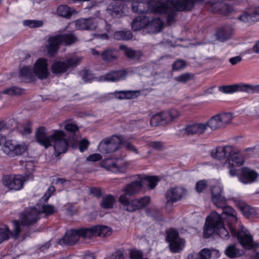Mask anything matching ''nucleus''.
Returning a JSON list of instances; mask_svg holds the SVG:
<instances>
[{"mask_svg": "<svg viewBox=\"0 0 259 259\" xmlns=\"http://www.w3.org/2000/svg\"><path fill=\"white\" fill-rule=\"evenodd\" d=\"M238 206L242 211L243 215L246 218H249L250 216L254 215L256 213L255 210L253 208L244 203L240 202L239 204H238Z\"/></svg>", "mask_w": 259, "mask_h": 259, "instance_id": "34", "label": "nucleus"}, {"mask_svg": "<svg viewBox=\"0 0 259 259\" xmlns=\"http://www.w3.org/2000/svg\"><path fill=\"white\" fill-rule=\"evenodd\" d=\"M133 181L125 186L122 189L124 193L120 196L118 199L119 202L121 204L120 200L122 196L130 199L129 196H133L139 193L145 185H147L150 189H154L159 181V179L156 176L143 177L141 175H137L134 177Z\"/></svg>", "mask_w": 259, "mask_h": 259, "instance_id": "3", "label": "nucleus"}, {"mask_svg": "<svg viewBox=\"0 0 259 259\" xmlns=\"http://www.w3.org/2000/svg\"><path fill=\"white\" fill-rule=\"evenodd\" d=\"M31 178H32L31 175L28 177L21 175L5 176L3 178V184L10 190H18L23 187L24 182Z\"/></svg>", "mask_w": 259, "mask_h": 259, "instance_id": "13", "label": "nucleus"}, {"mask_svg": "<svg viewBox=\"0 0 259 259\" xmlns=\"http://www.w3.org/2000/svg\"><path fill=\"white\" fill-rule=\"evenodd\" d=\"M225 254L229 258H235L241 256L244 254V251L237 247L236 244H233L228 245L225 250Z\"/></svg>", "mask_w": 259, "mask_h": 259, "instance_id": "31", "label": "nucleus"}, {"mask_svg": "<svg viewBox=\"0 0 259 259\" xmlns=\"http://www.w3.org/2000/svg\"><path fill=\"white\" fill-rule=\"evenodd\" d=\"M185 130L188 135H201L206 131V127L203 123H197L187 125Z\"/></svg>", "mask_w": 259, "mask_h": 259, "instance_id": "26", "label": "nucleus"}, {"mask_svg": "<svg viewBox=\"0 0 259 259\" xmlns=\"http://www.w3.org/2000/svg\"><path fill=\"white\" fill-rule=\"evenodd\" d=\"M196 0H171L162 4L164 11L168 13L167 22L169 25L174 23L176 11H190L194 6Z\"/></svg>", "mask_w": 259, "mask_h": 259, "instance_id": "4", "label": "nucleus"}, {"mask_svg": "<svg viewBox=\"0 0 259 259\" xmlns=\"http://www.w3.org/2000/svg\"><path fill=\"white\" fill-rule=\"evenodd\" d=\"M80 237L88 238L86 236V229H73L66 231L64 236L59 240L58 243L61 245H73L79 240Z\"/></svg>", "mask_w": 259, "mask_h": 259, "instance_id": "11", "label": "nucleus"}, {"mask_svg": "<svg viewBox=\"0 0 259 259\" xmlns=\"http://www.w3.org/2000/svg\"><path fill=\"white\" fill-rule=\"evenodd\" d=\"M32 69L28 66H24L20 68V74L21 76L29 77L32 74Z\"/></svg>", "mask_w": 259, "mask_h": 259, "instance_id": "55", "label": "nucleus"}, {"mask_svg": "<svg viewBox=\"0 0 259 259\" xmlns=\"http://www.w3.org/2000/svg\"><path fill=\"white\" fill-rule=\"evenodd\" d=\"M153 10V5L152 4V3L146 2L145 1L140 2L138 13H147Z\"/></svg>", "mask_w": 259, "mask_h": 259, "instance_id": "39", "label": "nucleus"}, {"mask_svg": "<svg viewBox=\"0 0 259 259\" xmlns=\"http://www.w3.org/2000/svg\"><path fill=\"white\" fill-rule=\"evenodd\" d=\"M150 147L160 151L163 149V143L161 141H153L149 144Z\"/></svg>", "mask_w": 259, "mask_h": 259, "instance_id": "58", "label": "nucleus"}, {"mask_svg": "<svg viewBox=\"0 0 259 259\" xmlns=\"http://www.w3.org/2000/svg\"><path fill=\"white\" fill-rule=\"evenodd\" d=\"M133 34L132 32L128 31H116L114 34V37L117 40H128L132 38Z\"/></svg>", "mask_w": 259, "mask_h": 259, "instance_id": "37", "label": "nucleus"}, {"mask_svg": "<svg viewBox=\"0 0 259 259\" xmlns=\"http://www.w3.org/2000/svg\"><path fill=\"white\" fill-rule=\"evenodd\" d=\"M252 17L253 18L254 22L256 21L259 17V6L254 7L253 9L248 11Z\"/></svg>", "mask_w": 259, "mask_h": 259, "instance_id": "59", "label": "nucleus"}, {"mask_svg": "<svg viewBox=\"0 0 259 259\" xmlns=\"http://www.w3.org/2000/svg\"><path fill=\"white\" fill-rule=\"evenodd\" d=\"M234 153L229 156V158L226 159L225 161L221 163L222 167L225 169L229 170V174L232 177L237 175V170L235 168V165H241L244 162V160L241 155L238 154V150L233 147Z\"/></svg>", "mask_w": 259, "mask_h": 259, "instance_id": "10", "label": "nucleus"}, {"mask_svg": "<svg viewBox=\"0 0 259 259\" xmlns=\"http://www.w3.org/2000/svg\"><path fill=\"white\" fill-rule=\"evenodd\" d=\"M114 202V197L111 195H109L103 198L101 202V206L104 208H110L113 206Z\"/></svg>", "mask_w": 259, "mask_h": 259, "instance_id": "41", "label": "nucleus"}, {"mask_svg": "<svg viewBox=\"0 0 259 259\" xmlns=\"http://www.w3.org/2000/svg\"><path fill=\"white\" fill-rule=\"evenodd\" d=\"M193 77V75L192 74L185 73L175 77V80L180 82L186 83L188 81L191 80Z\"/></svg>", "mask_w": 259, "mask_h": 259, "instance_id": "49", "label": "nucleus"}, {"mask_svg": "<svg viewBox=\"0 0 259 259\" xmlns=\"http://www.w3.org/2000/svg\"><path fill=\"white\" fill-rule=\"evenodd\" d=\"M127 72L125 70L112 71L106 74L104 80L111 81H117L124 79L127 75Z\"/></svg>", "mask_w": 259, "mask_h": 259, "instance_id": "29", "label": "nucleus"}, {"mask_svg": "<svg viewBox=\"0 0 259 259\" xmlns=\"http://www.w3.org/2000/svg\"><path fill=\"white\" fill-rule=\"evenodd\" d=\"M249 11L245 12L238 17V20L242 22L250 25L254 22Z\"/></svg>", "mask_w": 259, "mask_h": 259, "instance_id": "45", "label": "nucleus"}, {"mask_svg": "<svg viewBox=\"0 0 259 259\" xmlns=\"http://www.w3.org/2000/svg\"><path fill=\"white\" fill-rule=\"evenodd\" d=\"M210 257V250L208 249H203L198 253L189 255L187 259H209Z\"/></svg>", "mask_w": 259, "mask_h": 259, "instance_id": "35", "label": "nucleus"}, {"mask_svg": "<svg viewBox=\"0 0 259 259\" xmlns=\"http://www.w3.org/2000/svg\"><path fill=\"white\" fill-rule=\"evenodd\" d=\"M211 5L210 10L214 13H220L227 15L231 12V7L226 4L222 3H210Z\"/></svg>", "mask_w": 259, "mask_h": 259, "instance_id": "28", "label": "nucleus"}, {"mask_svg": "<svg viewBox=\"0 0 259 259\" xmlns=\"http://www.w3.org/2000/svg\"><path fill=\"white\" fill-rule=\"evenodd\" d=\"M57 13L60 16L70 18L72 16V13L70 9L66 5L60 6L57 9Z\"/></svg>", "mask_w": 259, "mask_h": 259, "instance_id": "42", "label": "nucleus"}, {"mask_svg": "<svg viewBox=\"0 0 259 259\" xmlns=\"http://www.w3.org/2000/svg\"><path fill=\"white\" fill-rule=\"evenodd\" d=\"M185 190L184 188L176 187L171 188L167 190L165 194L166 199V204H172L181 200L185 194Z\"/></svg>", "mask_w": 259, "mask_h": 259, "instance_id": "19", "label": "nucleus"}, {"mask_svg": "<svg viewBox=\"0 0 259 259\" xmlns=\"http://www.w3.org/2000/svg\"><path fill=\"white\" fill-rule=\"evenodd\" d=\"M180 116L179 111L176 109L160 112L152 117L150 120V124L151 126H156L168 123L177 119Z\"/></svg>", "mask_w": 259, "mask_h": 259, "instance_id": "9", "label": "nucleus"}, {"mask_svg": "<svg viewBox=\"0 0 259 259\" xmlns=\"http://www.w3.org/2000/svg\"><path fill=\"white\" fill-rule=\"evenodd\" d=\"M149 22V18L145 15H141L136 18L132 23V27L134 31L139 30L147 25Z\"/></svg>", "mask_w": 259, "mask_h": 259, "instance_id": "30", "label": "nucleus"}, {"mask_svg": "<svg viewBox=\"0 0 259 259\" xmlns=\"http://www.w3.org/2000/svg\"><path fill=\"white\" fill-rule=\"evenodd\" d=\"M77 40V36L73 31L50 36L48 38V44L47 45L48 54L51 56H54L57 53L60 44L69 45L75 42Z\"/></svg>", "mask_w": 259, "mask_h": 259, "instance_id": "5", "label": "nucleus"}, {"mask_svg": "<svg viewBox=\"0 0 259 259\" xmlns=\"http://www.w3.org/2000/svg\"><path fill=\"white\" fill-rule=\"evenodd\" d=\"M233 116L231 113L224 112L213 116L204 124L206 125V129L208 127L214 131L225 127L231 122Z\"/></svg>", "mask_w": 259, "mask_h": 259, "instance_id": "8", "label": "nucleus"}, {"mask_svg": "<svg viewBox=\"0 0 259 259\" xmlns=\"http://www.w3.org/2000/svg\"><path fill=\"white\" fill-rule=\"evenodd\" d=\"M40 213H44L46 215H52L57 212V209L50 204H44L41 206Z\"/></svg>", "mask_w": 259, "mask_h": 259, "instance_id": "47", "label": "nucleus"}, {"mask_svg": "<svg viewBox=\"0 0 259 259\" xmlns=\"http://www.w3.org/2000/svg\"><path fill=\"white\" fill-rule=\"evenodd\" d=\"M212 201L219 208H222L227 204L226 198L222 195V189L219 186H214L211 189Z\"/></svg>", "mask_w": 259, "mask_h": 259, "instance_id": "23", "label": "nucleus"}, {"mask_svg": "<svg viewBox=\"0 0 259 259\" xmlns=\"http://www.w3.org/2000/svg\"><path fill=\"white\" fill-rule=\"evenodd\" d=\"M207 186V183L205 180H200L197 182L195 189L197 192H202Z\"/></svg>", "mask_w": 259, "mask_h": 259, "instance_id": "53", "label": "nucleus"}, {"mask_svg": "<svg viewBox=\"0 0 259 259\" xmlns=\"http://www.w3.org/2000/svg\"><path fill=\"white\" fill-rule=\"evenodd\" d=\"M162 27V22L159 18H156L150 21L147 25V29L149 33H157L160 31Z\"/></svg>", "mask_w": 259, "mask_h": 259, "instance_id": "32", "label": "nucleus"}, {"mask_svg": "<svg viewBox=\"0 0 259 259\" xmlns=\"http://www.w3.org/2000/svg\"><path fill=\"white\" fill-rule=\"evenodd\" d=\"M185 241L183 239H179L169 243V247L170 251L173 253L180 252L184 247Z\"/></svg>", "mask_w": 259, "mask_h": 259, "instance_id": "36", "label": "nucleus"}, {"mask_svg": "<svg viewBox=\"0 0 259 259\" xmlns=\"http://www.w3.org/2000/svg\"><path fill=\"white\" fill-rule=\"evenodd\" d=\"M55 188L54 186H51L49 187L47 192L45 194L44 196L42 197L44 200L47 201L51 195L55 192Z\"/></svg>", "mask_w": 259, "mask_h": 259, "instance_id": "60", "label": "nucleus"}, {"mask_svg": "<svg viewBox=\"0 0 259 259\" xmlns=\"http://www.w3.org/2000/svg\"><path fill=\"white\" fill-rule=\"evenodd\" d=\"M6 123L7 126L8 130L13 131L15 128H17L18 130H20L18 123L15 120V119H10L8 120L7 121H6Z\"/></svg>", "mask_w": 259, "mask_h": 259, "instance_id": "56", "label": "nucleus"}, {"mask_svg": "<svg viewBox=\"0 0 259 259\" xmlns=\"http://www.w3.org/2000/svg\"><path fill=\"white\" fill-rule=\"evenodd\" d=\"M233 30L230 26H226L220 28L216 33V37L221 41H224L230 39L232 35Z\"/></svg>", "mask_w": 259, "mask_h": 259, "instance_id": "27", "label": "nucleus"}, {"mask_svg": "<svg viewBox=\"0 0 259 259\" xmlns=\"http://www.w3.org/2000/svg\"><path fill=\"white\" fill-rule=\"evenodd\" d=\"M102 166L113 172H124L127 166V163L123 158L108 159L102 162Z\"/></svg>", "mask_w": 259, "mask_h": 259, "instance_id": "15", "label": "nucleus"}, {"mask_svg": "<svg viewBox=\"0 0 259 259\" xmlns=\"http://www.w3.org/2000/svg\"><path fill=\"white\" fill-rule=\"evenodd\" d=\"M222 208L223 211L221 215L213 211L206 218L203 231L204 237L208 238L215 233L221 238L228 239L229 237V232L225 227L223 221L224 219H226L231 221L228 223L231 235L237 238L238 241L243 248L247 249L252 248L253 238L248 231L242 226H240V229L238 231L234 227V224L237 220L236 211L227 204Z\"/></svg>", "mask_w": 259, "mask_h": 259, "instance_id": "1", "label": "nucleus"}, {"mask_svg": "<svg viewBox=\"0 0 259 259\" xmlns=\"http://www.w3.org/2000/svg\"><path fill=\"white\" fill-rule=\"evenodd\" d=\"M111 229L105 226L97 225L86 229V236L88 239L93 236L105 237L111 235Z\"/></svg>", "mask_w": 259, "mask_h": 259, "instance_id": "18", "label": "nucleus"}, {"mask_svg": "<svg viewBox=\"0 0 259 259\" xmlns=\"http://www.w3.org/2000/svg\"><path fill=\"white\" fill-rule=\"evenodd\" d=\"M130 257L131 259H142L143 258V253L139 250L133 249L130 251Z\"/></svg>", "mask_w": 259, "mask_h": 259, "instance_id": "57", "label": "nucleus"}, {"mask_svg": "<svg viewBox=\"0 0 259 259\" xmlns=\"http://www.w3.org/2000/svg\"><path fill=\"white\" fill-rule=\"evenodd\" d=\"M234 153L233 147L227 145L226 146H219L213 149L211 152V156L214 158L221 160L223 158H229V156Z\"/></svg>", "mask_w": 259, "mask_h": 259, "instance_id": "21", "label": "nucleus"}, {"mask_svg": "<svg viewBox=\"0 0 259 259\" xmlns=\"http://www.w3.org/2000/svg\"><path fill=\"white\" fill-rule=\"evenodd\" d=\"M65 129L67 131L72 132H75L78 130L77 125L73 123H68L65 125Z\"/></svg>", "mask_w": 259, "mask_h": 259, "instance_id": "62", "label": "nucleus"}, {"mask_svg": "<svg viewBox=\"0 0 259 259\" xmlns=\"http://www.w3.org/2000/svg\"><path fill=\"white\" fill-rule=\"evenodd\" d=\"M102 159V156L100 154L95 153L91 155H90L87 157V160L90 161H97Z\"/></svg>", "mask_w": 259, "mask_h": 259, "instance_id": "61", "label": "nucleus"}, {"mask_svg": "<svg viewBox=\"0 0 259 259\" xmlns=\"http://www.w3.org/2000/svg\"><path fill=\"white\" fill-rule=\"evenodd\" d=\"M65 137L64 132L60 130H55L52 134L48 135L44 127H39L35 132L37 142L46 148L53 145L56 156L65 153L68 149V142Z\"/></svg>", "mask_w": 259, "mask_h": 259, "instance_id": "2", "label": "nucleus"}, {"mask_svg": "<svg viewBox=\"0 0 259 259\" xmlns=\"http://www.w3.org/2000/svg\"><path fill=\"white\" fill-rule=\"evenodd\" d=\"M97 19L92 17L81 18L76 20L75 25L78 29L95 30L98 25Z\"/></svg>", "mask_w": 259, "mask_h": 259, "instance_id": "22", "label": "nucleus"}, {"mask_svg": "<svg viewBox=\"0 0 259 259\" xmlns=\"http://www.w3.org/2000/svg\"><path fill=\"white\" fill-rule=\"evenodd\" d=\"M89 145V142L87 140H82L79 143V150L81 152H83L88 148Z\"/></svg>", "mask_w": 259, "mask_h": 259, "instance_id": "63", "label": "nucleus"}, {"mask_svg": "<svg viewBox=\"0 0 259 259\" xmlns=\"http://www.w3.org/2000/svg\"><path fill=\"white\" fill-rule=\"evenodd\" d=\"M80 62V58L74 56L67 60L66 62L56 61L52 66V72L54 73H62L66 71L70 67H74Z\"/></svg>", "mask_w": 259, "mask_h": 259, "instance_id": "14", "label": "nucleus"}, {"mask_svg": "<svg viewBox=\"0 0 259 259\" xmlns=\"http://www.w3.org/2000/svg\"><path fill=\"white\" fill-rule=\"evenodd\" d=\"M43 24V22L40 20H27L23 21V24L30 28L39 27L42 26Z\"/></svg>", "mask_w": 259, "mask_h": 259, "instance_id": "48", "label": "nucleus"}, {"mask_svg": "<svg viewBox=\"0 0 259 259\" xmlns=\"http://www.w3.org/2000/svg\"><path fill=\"white\" fill-rule=\"evenodd\" d=\"M126 253L124 249H119L114 252L111 256V259H124Z\"/></svg>", "mask_w": 259, "mask_h": 259, "instance_id": "54", "label": "nucleus"}, {"mask_svg": "<svg viewBox=\"0 0 259 259\" xmlns=\"http://www.w3.org/2000/svg\"><path fill=\"white\" fill-rule=\"evenodd\" d=\"M240 85L238 84L221 86L219 88V90L220 91L226 94H230L236 91H240Z\"/></svg>", "mask_w": 259, "mask_h": 259, "instance_id": "43", "label": "nucleus"}, {"mask_svg": "<svg viewBox=\"0 0 259 259\" xmlns=\"http://www.w3.org/2000/svg\"><path fill=\"white\" fill-rule=\"evenodd\" d=\"M108 13L113 17L118 16L120 13V8L119 7V3L113 1L112 4L109 5L107 8Z\"/></svg>", "mask_w": 259, "mask_h": 259, "instance_id": "38", "label": "nucleus"}, {"mask_svg": "<svg viewBox=\"0 0 259 259\" xmlns=\"http://www.w3.org/2000/svg\"><path fill=\"white\" fill-rule=\"evenodd\" d=\"M240 91L242 92H246L249 94L259 93V84L256 85H252L247 84L240 85Z\"/></svg>", "mask_w": 259, "mask_h": 259, "instance_id": "44", "label": "nucleus"}, {"mask_svg": "<svg viewBox=\"0 0 259 259\" xmlns=\"http://www.w3.org/2000/svg\"><path fill=\"white\" fill-rule=\"evenodd\" d=\"M101 55L103 61L111 62L117 59L118 53L116 49H107L104 50Z\"/></svg>", "mask_w": 259, "mask_h": 259, "instance_id": "33", "label": "nucleus"}, {"mask_svg": "<svg viewBox=\"0 0 259 259\" xmlns=\"http://www.w3.org/2000/svg\"><path fill=\"white\" fill-rule=\"evenodd\" d=\"M167 240L169 243L181 239L179 238V234L175 230H170L167 235Z\"/></svg>", "mask_w": 259, "mask_h": 259, "instance_id": "50", "label": "nucleus"}, {"mask_svg": "<svg viewBox=\"0 0 259 259\" xmlns=\"http://www.w3.org/2000/svg\"><path fill=\"white\" fill-rule=\"evenodd\" d=\"M119 49L123 51L124 55L130 60H138L143 56L141 51L133 50L125 45H121Z\"/></svg>", "mask_w": 259, "mask_h": 259, "instance_id": "25", "label": "nucleus"}, {"mask_svg": "<svg viewBox=\"0 0 259 259\" xmlns=\"http://www.w3.org/2000/svg\"><path fill=\"white\" fill-rule=\"evenodd\" d=\"M145 212L148 216L152 217L156 220H161V213L160 211L154 207L147 208L145 210Z\"/></svg>", "mask_w": 259, "mask_h": 259, "instance_id": "40", "label": "nucleus"}, {"mask_svg": "<svg viewBox=\"0 0 259 259\" xmlns=\"http://www.w3.org/2000/svg\"><path fill=\"white\" fill-rule=\"evenodd\" d=\"M24 91L20 89L17 88L16 87H11L8 89H5L2 93L4 94H8L10 96L13 95H19L23 94Z\"/></svg>", "mask_w": 259, "mask_h": 259, "instance_id": "46", "label": "nucleus"}, {"mask_svg": "<svg viewBox=\"0 0 259 259\" xmlns=\"http://www.w3.org/2000/svg\"><path fill=\"white\" fill-rule=\"evenodd\" d=\"M13 224L14 229L12 231H11L7 226L0 228V243L8 240L10 237L15 240L19 238V235L22 231L19 222L15 220L13 221Z\"/></svg>", "mask_w": 259, "mask_h": 259, "instance_id": "16", "label": "nucleus"}, {"mask_svg": "<svg viewBox=\"0 0 259 259\" xmlns=\"http://www.w3.org/2000/svg\"><path fill=\"white\" fill-rule=\"evenodd\" d=\"M40 213V211L35 207L28 208L21 215L20 227L33 225L39 220Z\"/></svg>", "mask_w": 259, "mask_h": 259, "instance_id": "17", "label": "nucleus"}, {"mask_svg": "<svg viewBox=\"0 0 259 259\" xmlns=\"http://www.w3.org/2000/svg\"><path fill=\"white\" fill-rule=\"evenodd\" d=\"M27 146L24 143H18L12 140L6 141L3 146L5 153L10 157L21 155L27 150Z\"/></svg>", "mask_w": 259, "mask_h": 259, "instance_id": "12", "label": "nucleus"}, {"mask_svg": "<svg viewBox=\"0 0 259 259\" xmlns=\"http://www.w3.org/2000/svg\"><path fill=\"white\" fill-rule=\"evenodd\" d=\"M90 192L94 196L99 197L102 195L101 190L97 188H92L90 189Z\"/></svg>", "mask_w": 259, "mask_h": 259, "instance_id": "64", "label": "nucleus"}, {"mask_svg": "<svg viewBox=\"0 0 259 259\" xmlns=\"http://www.w3.org/2000/svg\"><path fill=\"white\" fill-rule=\"evenodd\" d=\"M122 142V136L113 135L103 139L98 145V150L104 154L114 152L120 148Z\"/></svg>", "mask_w": 259, "mask_h": 259, "instance_id": "6", "label": "nucleus"}, {"mask_svg": "<svg viewBox=\"0 0 259 259\" xmlns=\"http://www.w3.org/2000/svg\"><path fill=\"white\" fill-rule=\"evenodd\" d=\"M48 66L47 59L44 58L38 59L34 66V73L39 78H46L49 75Z\"/></svg>", "mask_w": 259, "mask_h": 259, "instance_id": "20", "label": "nucleus"}, {"mask_svg": "<svg viewBox=\"0 0 259 259\" xmlns=\"http://www.w3.org/2000/svg\"><path fill=\"white\" fill-rule=\"evenodd\" d=\"M257 173L247 167H243L239 180L244 184H248L254 182L258 177Z\"/></svg>", "mask_w": 259, "mask_h": 259, "instance_id": "24", "label": "nucleus"}, {"mask_svg": "<svg viewBox=\"0 0 259 259\" xmlns=\"http://www.w3.org/2000/svg\"><path fill=\"white\" fill-rule=\"evenodd\" d=\"M186 66V62L183 60H178L175 61L172 64V69L174 70L178 71L182 70Z\"/></svg>", "mask_w": 259, "mask_h": 259, "instance_id": "51", "label": "nucleus"}, {"mask_svg": "<svg viewBox=\"0 0 259 259\" xmlns=\"http://www.w3.org/2000/svg\"><path fill=\"white\" fill-rule=\"evenodd\" d=\"M120 200L123 209L128 212H132L145 207L151 201L149 196H144L139 198L131 200L122 196Z\"/></svg>", "mask_w": 259, "mask_h": 259, "instance_id": "7", "label": "nucleus"}, {"mask_svg": "<svg viewBox=\"0 0 259 259\" xmlns=\"http://www.w3.org/2000/svg\"><path fill=\"white\" fill-rule=\"evenodd\" d=\"M122 145H123L124 147L127 150L130 151L131 152H133L137 154H139L138 149L136 147V146H135L134 145H133L130 142L125 141L123 140V142L122 143Z\"/></svg>", "mask_w": 259, "mask_h": 259, "instance_id": "52", "label": "nucleus"}]
</instances>
